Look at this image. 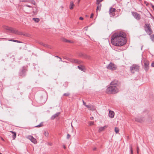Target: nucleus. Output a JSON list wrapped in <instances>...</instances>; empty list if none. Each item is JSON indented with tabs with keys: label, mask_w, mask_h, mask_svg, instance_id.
<instances>
[{
	"label": "nucleus",
	"mask_w": 154,
	"mask_h": 154,
	"mask_svg": "<svg viewBox=\"0 0 154 154\" xmlns=\"http://www.w3.org/2000/svg\"><path fill=\"white\" fill-rule=\"evenodd\" d=\"M125 38V34L123 32L115 33L111 36V42L114 45L121 46L126 43Z\"/></svg>",
	"instance_id": "f257e3e1"
},
{
	"label": "nucleus",
	"mask_w": 154,
	"mask_h": 154,
	"mask_svg": "<svg viewBox=\"0 0 154 154\" xmlns=\"http://www.w3.org/2000/svg\"><path fill=\"white\" fill-rule=\"evenodd\" d=\"M119 91V90L117 87L111 85L108 87L106 90V93L107 94H115Z\"/></svg>",
	"instance_id": "f03ea898"
},
{
	"label": "nucleus",
	"mask_w": 154,
	"mask_h": 154,
	"mask_svg": "<svg viewBox=\"0 0 154 154\" xmlns=\"http://www.w3.org/2000/svg\"><path fill=\"white\" fill-rule=\"evenodd\" d=\"M144 29L145 32L148 35H150L152 34L153 31L150 24L145 23L144 26Z\"/></svg>",
	"instance_id": "7ed1b4c3"
},
{
	"label": "nucleus",
	"mask_w": 154,
	"mask_h": 154,
	"mask_svg": "<svg viewBox=\"0 0 154 154\" xmlns=\"http://www.w3.org/2000/svg\"><path fill=\"white\" fill-rule=\"evenodd\" d=\"M130 68L131 73H134L135 72H137L139 71L140 67L137 65L134 64L130 67Z\"/></svg>",
	"instance_id": "20e7f679"
},
{
	"label": "nucleus",
	"mask_w": 154,
	"mask_h": 154,
	"mask_svg": "<svg viewBox=\"0 0 154 154\" xmlns=\"http://www.w3.org/2000/svg\"><path fill=\"white\" fill-rule=\"evenodd\" d=\"M27 71L26 68L23 67L20 70L19 75L22 77H24L26 75V73Z\"/></svg>",
	"instance_id": "39448f33"
},
{
	"label": "nucleus",
	"mask_w": 154,
	"mask_h": 154,
	"mask_svg": "<svg viewBox=\"0 0 154 154\" xmlns=\"http://www.w3.org/2000/svg\"><path fill=\"white\" fill-rule=\"evenodd\" d=\"M3 28L4 29L10 31V32L16 34L17 33V30L14 29V28L9 27L6 26H3Z\"/></svg>",
	"instance_id": "423d86ee"
},
{
	"label": "nucleus",
	"mask_w": 154,
	"mask_h": 154,
	"mask_svg": "<svg viewBox=\"0 0 154 154\" xmlns=\"http://www.w3.org/2000/svg\"><path fill=\"white\" fill-rule=\"evenodd\" d=\"M106 68L109 69L111 70H114L116 69L117 67L116 65L114 63H110L106 66Z\"/></svg>",
	"instance_id": "0eeeda50"
},
{
	"label": "nucleus",
	"mask_w": 154,
	"mask_h": 154,
	"mask_svg": "<svg viewBox=\"0 0 154 154\" xmlns=\"http://www.w3.org/2000/svg\"><path fill=\"white\" fill-rule=\"evenodd\" d=\"M131 13L132 15L136 20H140V15L137 12L133 11L131 12Z\"/></svg>",
	"instance_id": "6e6552de"
},
{
	"label": "nucleus",
	"mask_w": 154,
	"mask_h": 154,
	"mask_svg": "<svg viewBox=\"0 0 154 154\" xmlns=\"http://www.w3.org/2000/svg\"><path fill=\"white\" fill-rule=\"evenodd\" d=\"M149 62L147 60H145L144 61V67L145 70L146 72L149 69Z\"/></svg>",
	"instance_id": "1a4fd4ad"
},
{
	"label": "nucleus",
	"mask_w": 154,
	"mask_h": 154,
	"mask_svg": "<svg viewBox=\"0 0 154 154\" xmlns=\"http://www.w3.org/2000/svg\"><path fill=\"white\" fill-rule=\"evenodd\" d=\"M116 9L115 8H113L112 7L110 8L109 12V14L111 15V17L112 16L114 17L115 15V12H116Z\"/></svg>",
	"instance_id": "9d476101"
},
{
	"label": "nucleus",
	"mask_w": 154,
	"mask_h": 154,
	"mask_svg": "<svg viewBox=\"0 0 154 154\" xmlns=\"http://www.w3.org/2000/svg\"><path fill=\"white\" fill-rule=\"evenodd\" d=\"M114 112L113 111L109 110V116L111 118H113L114 116Z\"/></svg>",
	"instance_id": "9b49d317"
},
{
	"label": "nucleus",
	"mask_w": 154,
	"mask_h": 154,
	"mask_svg": "<svg viewBox=\"0 0 154 154\" xmlns=\"http://www.w3.org/2000/svg\"><path fill=\"white\" fill-rule=\"evenodd\" d=\"M118 82L116 80H114L112 81L110 83L111 85H113L116 86L118 85Z\"/></svg>",
	"instance_id": "f8f14e48"
},
{
	"label": "nucleus",
	"mask_w": 154,
	"mask_h": 154,
	"mask_svg": "<svg viewBox=\"0 0 154 154\" xmlns=\"http://www.w3.org/2000/svg\"><path fill=\"white\" fill-rule=\"evenodd\" d=\"M107 127V126L106 125L103 127H100L99 128L98 132H100L104 131L106 128Z\"/></svg>",
	"instance_id": "ddd939ff"
},
{
	"label": "nucleus",
	"mask_w": 154,
	"mask_h": 154,
	"mask_svg": "<svg viewBox=\"0 0 154 154\" xmlns=\"http://www.w3.org/2000/svg\"><path fill=\"white\" fill-rule=\"evenodd\" d=\"M71 62L72 63H75L78 64H80L82 62V61L76 59H73L71 61Z\"/></svg>",
	"instance_id": "4468645a"
},
{
	"label": "nucleus",
	"mask_w": 154,
	"mask_h": 154,
	"mask_svg": "<svg viewBox=\"0 0 154 154\" xmlns=\"http://www.w3.org/2000/svg\"><path fill=\"white\" fill-rule=\"evenodd\" d=\"M60 113V112L56 113L51 116V119L52 120L54 119L55 118L58 117Z\"/></svg>",
	"instance_id": "2eb2a0df"
},
{
	"label": "nucleus",
	"mask_w": 154,
	"mask_h": 154,
	"mask_svg": "<svg viewBox=\"0 0 154 154\" xmlns=\"http://www.w3.org/2000/svg\"><path fill=\"white\" fill-rule=\"evenodd\" d=\"M86 107L90 110H94L95 109L94 107L92 105H88L86 106Z\"/></svg>",
	"instance_id": "dca6fc26"
},
{
	"label": "nucleus",
	"mask_w": 154,
	"mask_h": 154,
	"mask_svg": "<svg viewBox=\"0 0 154 154\" xmlns=\"http://www.w3.org/2000/svg\"><path fill=\"white\" fill-rule=\"evenodd\" d=\"M33 13V14L35 15L37 14L38 10L36 8L34 7L32 8Z\"/></svg>",
	"instance_id": "f3484780"
},
{
	"label": "nucleus",
	"mask_w": 154,
	"mask_h": 154,
	"mask_svg": "<svg viewBox=\"0 0 154 154\" xmlns=\"http://www.w3.org/2000/svg\"><path fill=\"white\" fill-rule=\"evenodd\" d=\"M78 68L81 71H83V72L85 71V69L83 66L80 65L79 66H78Z\"/></svg>",
	"instance_id": "a211bd4d"
},
{
	"label": "nucleus",
	"mask_w": 154,
	"mask_h": 154,
	"mask_svg": "<svg viewBox=\"0 0 154 154\" xmlns=\"http://www.w3.org/2000/svg\"><path fill=\"white\" fill-rule=\"evenodd\" d=\"M74 6L73 2L72 1L70 2V4L69 5V9L71 10L73 9Z\"/></svg>",
	"instance_id": "6ab92c4d"
},
{
	"label": "nucleus",
	"mask_w": 154,
	"mask_h": 154,
	"mask_svg": "<svg viewBox=\"0 0 154 154\" xmlns=\"http://www.w3.org/2000/svg\"><path fill=\"white\" fill-rule=\"evenodd\" d=\"M135 121L139 122H142L143 121V119L140 118H136L135 119Z\"/></svg>",
	"instance_id": "aec40b11"
},
{
	"label": "nucleus",
	"mask_w": 154,
	"mask_h": 154,
	"mask_svg": "<svg viewBox=\"0 0 154 154\" xmlns=\"http://www.w3.org/2000/svg\"><path fill=\"white\" fill-rule=\"evenodd\" d=\"M13 134L12 138L13 140L15 139L16 137V133L15 132H14L12 131H10Z\"/></svg>",
	"instance_id": "412c9836"
},
{
	"label": "nucleus",
	"mask_w": 154,
	"mask_h": 154,
	"mask_svg": "<svg viewBox=\"0 0 154 154\" xmlns=\"http://www.w3.org/2000/svg\"><path fill=\"white\" fill-rule=\"evenodd\" d=\"M32 20L34 21L35 23H38L40 21L39 19L37 18H33Z\"/></svg>",
	"instance_id": "4be33fe9"
},
{
	"label": "nucleus",
	"mask_w": 154,
	"mask_h": 154,
	"mask_svg": "<svg viewBox=\"0 0 154 154\" xmlns=\"http://www.w3.org/2000/svg\"><path fill=\"white\" fill-rule=\"evenodd\" d=\"M150 37V39H151L152 41L154 42V34H151L150 35H149Z\"/></svg>",
	"instance_id": "5701e85b"
},
{
	"label": "nucleus",
	"mask_w": 154,
	"mask_h": 154,
	"mask_svg": "<svg viewBox=\"0 0 154 154\" xmlns=\"http://www.w3.org/2000/svg\"><path fill=\"white\" fill-rule=\"evenodd\" d=\"M44 134L45 136L47 137H48L49 136V134L47 131H44Z\"/></svg>",
	"instance_id": "b1692460"
},
{
	"label": "nucleus",
	"mask_w": 154,
	"mask_h": 154,
	"mask_svg": "<svg viewBox=\"0 0 154 154\" xmlns=\"http://www.w3.org/2000/svg\"><path fill=\"white\" fill-rule=\"evenodd\" d=\"M63 41L64 42H68V43H73V42L72 41L68 40L66 39H64Z\"/></svg>",
	"instance_id": "393cba45"
},
{
	"label": "nucleus",
	"mask_w": 154,
	"mask_h": 154,
	"mask_svg": "<svg viewBox=\"0 0 154 154\" xmlns=\"http://www.w3.org/2000/svg\"><path fill=\"white\" fill-rule=\"evenodd\" d=\"M40 44L41 45H43V46L48 47V48H49V46L47 44H45L42 42H41L40 43Z\"/></svg>",
	"instance_id": "a878e982"
},
{
	"label": "nucleus",
	"mask_w": 154,
	"mask_h": 154,
	"mask_svg": "<svg viewBox=\"0 0 154 154\" xmlns=\"http://www.w3.org/2000/svg\"><path fill=\"white\" fill-rule=\"evenodd\" d=\"M101 4H100V5L99 6H98L97 7V9H96V12H97V11L98 10H99V11H100V10H101Z\"/></svg>",
	"instance_id": "bb28decb"
},
{
	"label": "nucleus",
	"mask_w": 154,
	"mask_h": 154,
	"mask_svg": "<svg viewBox=\"0 0 154 154\" xmlns=\"http://www.w3.org/2000/svg\"><path fill=\"white\" fill-rule=\"evenodd\" d=\"M16 34L19 35H25V34H23L22 32H19L18 31V30H17V33H16Z\"/></svg>",
	"instance_id": "cd10ccee"
},
{
	"label": "nucleus",
	"mask_w": 154,
	"mask_h": 154,
	"mask_svg": "<svg viewBox=\"0 0 154 154\" xmlns=\"http://www.w3.org/2000/svg\"><path fill=\"white\" fill-rule=\"evenodd\" d=\"M31 141L34 143H37L36 139L34 137L33 138H32V140Z\"/></svg>",
	"instance_id": "c85d7f7f"
},
{
	"label": "nucleus",
	"mask_w": 154,
	"mask_h": 154,
	"mask_svg": "<svg viewBox=\"0 0 154 154\" xmlns=\"http://www.w3.org/2000/svg\"><path fill=\"white\" fill-rule=\"evenodd\" d=\"M130 154H133L132 147L131 145L130 146Z\"/></svg>",
	"instance_id": "c756f323"
},
{
	"label": "nucleus",
	"mask_w": 154,
	"mask_h": 154,
	"mask_svg": "<svg viewBox=\"0 0 154 154\" xmlns=\"http://www.w3.org/2000/svg\"><path fill=\"white\" fill-rule=\"evenodd\" d=\"M119 131V129L117 127H115V131L116 134L118 133Z\"/></svg>",
	"instance_id": "7c9ffc66"
},
{
	"label": "nucleus",
	"mask_w": 154,
	"mask_h": 154,
	"mask_svg": "<svg viewBox=\"0 0 154 154\" xmlns=\"http://www.w3.org/2000/svg\"><path fill=\"white\" fill-rule=\"evenodd\" d=\"M85 55V54L82 53H80L79 54V56L81 57H83L84 58Z\"/></svg>",
	"instance_id": "2f4dec72"
},
{
	"label": "nucleus",
	"mask_w": 154,
	"mask_h": 154,
	"mask_svg": "<svg viewBox=\"0 0 154 154\" xmlns=\"http://www.w3.org/2000/svg\"><path fill=\"white\" fill-rule=\"evenodd\" d=\"M9 41H12V42H18V43H20V41H19L17 40H16L11 39V40H9Z\"/></svg>",
	"instance_id": "473e14b6"
},
{
	"label": "nucleus",
	"mask_w": 154,
	"mask_h": 154,
	"mask_svg": "<svg viewBox=\"0 0 154 154\" xmlns=\"http://www.w3.org/2000/svg\"><path fill=\"white\" fill-rule=\"evenodd\" d=\"M103 0H96L97 2L96 4L99 5L100 2H102Z\"/></svg>",
	"instance_id": "72a5a7b5"
},
{
	"label": "nucleus",
	"mask_w": 154,
	"mask_h": 154,
	"mask_svg": "<svg viewBox=\"0 0 154 154\" xmlns=\"http://www.w3.org/2000/svg\"><path fill=\"white\" fill-rule=\"evenodd\" d=\"M90 56L85 54V55H84V58L88 59H89L90 58Z\"/></svg>",
	"instance_id": "f704fd0d"
},
{
	"label": "nucleus",
	"mask_w": 154,
	"mask_h": 154,
	"mask_svg": "<svg viewBox=\"0 0 154 154\" xmlns=\"http://www.w3.org/2000/svg\"><path fill=\"white\" fill-rule=\"evenodd\" d=\"M70 94L69 93H65L63 94V95L65 96H68Z\"/></svg>",
	"instance_id": "c9c22d12"
},
{
	"label": "nucleus",
	"mask_w": 154,
	"mask_h": 154,
	"mask_svg": "<svg viewBox=\"0 0 154 154\" xmlns=\"http://www.w3.org/2000/svg\"><path fill=\"white\" fill-rule=\"evenodd\" d=\"M88 124H89V125L90 126H91V125H94V122H92V121L89 122H88Z\"/></svg>",
	"instance_id": "e433bc0d"
},
{
	"label": "nucleus",
	"mask_w": 154,
	"mask_h": 154,
	"mask_svg": "<svg viewBox=\"0 0 154 154\" xmlns=\"http://www.w3.org/2000/svg\"><path fill=\"white\" fill-rule=\"evenodd\" d=\"M70 135L69 134H68L67 135V136H66V138L67 139H69L70 138Z\"/></svg>",
	"instance_id": "4c0bfd02"
},
{
	"label": "nucleus",
	"mask_w": 154,
	"mask_h": 154,
	"mask_svg": "<svg viewBox=\"0 0 154 154\" xmlns=\"http://www.w3.org/2000/svg\"><path fill=\"white\" fill-rule=\"evenodd\" d=\"M42 125L41 123V124H39V125H37V126H36L35 127H42Z\"/></svg>",
	"instance_id": "58836bf2"
},
{
	"label": "nucleus",
	"mask_w": 154,
	"mask_h": 154,
	"mask_svg": "<svg viewBox=\"0 0 154 154\" xmlns=\"http://www.w3.org/2000/svg\"><path fill=\"white\" fill-rule=\"evenodd\" d=\"M139 147H137V154H139Z\"/></svg>",
	"instance_id": "ea45409f"
},
{
	"label": "nucleus",
	"mask_w": 154,
	"mask_h": 154,
	"mask_svg": "<svg viewBox=\"0 0 154 154\" xmlns=\"http://www.w3.org/2000/svg\"><path fill=\"white\" fill-rule=\"evenodd\" d=\"M29 140L31 141L32 140V138H33V137L32 136H29Z\"/></svg>",
	"instance_id": "a19ab883"
},
{
	"label": "nucleus",
	"mask_w": 154,
	"mask_h": 154,
	"mask_svg": "<svg viewBox=\"0 0 154 154\" xmlns=\"http://www.w3.org/2000/svg\"><path fill=\"white\" fill-rule=\"evenodd\" d=\"M82 101H83V104L86 106H87V105H86V104L85 102L83 100H82Z\"/></svg>",
	"instance_id": "79ce46f5"
},
{
	"label": "nucleus",
	"mask_w": 154,
	"mask_h": 154,
	"mask_svg": "<svg viewBox=\"0 0 154 154\" xmlns=\"http://www.w3.org/2000/svg\"><path fill=\"white\" fill-rule=\"evenodd\" d=\"M94 14L93 13H92L91 14L90 18H92Z\"/></svg>",
	"instance_id": "37998d69"
},
{
	"label": "nucleus",
	"mask_w": 154,
	"mask_h": 154,
	"mask_svg": "<svg viewBox=\"0 0 154 154\" xmlns=\"http://www.w3.org/2000/svg\"><path fill=\"white\" fill-rule=\"evenodd\" d=\"M48 145L51 146H52V143H48Z\"/></svg>",
	"instance_id": "c03bdc74"
},
{
	"label": "nucleus",
	"mask_w": 154,
	"mask_h": 154,
	"mask_svg": "<svg viewBox=\"0 0 154 154\" xmlns=\"http://www.w3.org/2000/svg\"><path fill=\"white\" fill-rule=\"evenodd\" d=\"M151 66L152 67H154V62H153L152 63Z\"/></svg>",
	"instance_id": "a18cd8bd"
},
{
	"label": "nucleus",
	"mask_w": 154,
	"mask_h": 154,
	"mask_svg": "<svg viewBox=\"0 0 154 154\" xmlns=\"http://www.w3.org/2000/svg\"><path fill=\"white\" fill-rule=\"evenodd\" d=\"M79 19L80 20H83V18L82 17H80L79 18Z\"/></svg>",
	"instance_id": "49530a36"
},
{
	"label": "nucleus",
	"mask_w": 154,
	"mask_h": 154,
	"mask_svg": "<svg viewBox=\"0 0 154 154\" xmlns=\"http://www.w3.org/2000/svg\"><path fill=\"white\" fill-rule=\"evenodd\" d=\"M59 59H60V60H59V61H60L63 62H64V61H63L62 60V59H61V57H60V58H59Z\"/></svg>",
	"instance_id": "de8ad7c7"
},
{
	"label": "nucleus",
	"mask_w": 154,
	"mask_h": 154,
	"mask_svg": "<svg viewBox=\"0 0 154 154\" xmlns=\"http://www.w3.org/2000/svg\"><path fill=\"white\" fill-rule=\"evenodd\" d=\"M90 119L91 120H93L94 119V117H91L90 118Z\"/></svg>",
	"instance_id": "09e8293b"
},
{
	"label": "nucleus",
	"mask_w": 154,
	"mask_h": 154,
	"mask_svg": "<svg viewBox=\"0 0 154 154\" xmlns=\"http://www.w3.org/2000/svg\"><path fill=\"white\" fill-rule=\"evenodd\" d=\"M152 8L153 9L154 11V5H152Z\"/></svg>",
	"instance_id": "8fccbe9b"
},
{
	"label": "nucleus",
	"mask_w": 154,
	"mask_h": 154,
	"mask_svg": "<svg viewBox=\"0 0 154 154\" xmlns=\"http://www.w3.org/2000/svg\"><path fill=\"white\" fill-rule=\"evenodd\" d=\"M26 6L27 7H29V8L31 7V6L30 5H26Z\"/></svg>",
	"instance_id": "3c124183"
},
{
	"label": "nucleus",
	"mask_w": 154,
	"mask_h": 154,
	"mask_svg": "<svg viewBox=\"0 0 154 154\" xmlns=\"http://www.w3.org/2000/svg\"><path fill=\"white\" fill-rule=\"evenodd\" d=\"M26 0H20L21 2H23L26 1Z\"/></svg>",
	"instance_id": "603ef678"
},
{
	"label": "nucleus",
	"mask_w": 154,
	"mask_h": 154,
	"mask_svg": "<svg viewBox=\"0 0 154 154\" xmlns=\"http://www.w3.org/2000/svg\"><path fill=\"white\" fill-rule=\"evenodd\" d=\"M65 83L66 84V87L67 86V84H68V83L67 82H66Z\"/></svg>",
	"instance_id": "864d4df0"
},
{
	"label": "nucleus",
	"mask_w": 154,
	"mask_h": 154,
	"mask_svg": "<svg viewBox=\"0 0 154 154\" xmlns=\"http://www.w3.org/2000/svg\"><path fill=\"white\" fill-rule=\"evenodd\" d=\"M55 57L57 58H59L60 57H59L58 56H55Z\"/></svg>",
	"instance_id": "5fc2aeb1"
},
{
	"label": "nucleus",
	"mask_w": 154,
	"mask_h": 154,
	"mask_svg": "<svg viewBox=\"0 0 154 154\" xmlns=\"http://www.w3.org/2000/svg\"><path fill=\"white\" fill-rule=\"evenodd\" d=\"M63 148H64V149H66V146H63Z\"/></svg>",
	"instance_id": "6e6d98bb"
},
{
	"label": "nucleus",
	"mask_w": 154,
	"mask_h": 154,
	"mask_svg": "<svg viewBox=\"0 0 154 154\" xmlns=\"http://www.w3.org/2000/svg\"><path fill=\"white\" fill-rule=\"evenodd\" d=\"M96 148H94V149H93V150H96Z\"/></svg>",
	"instance_id": "4d7b16f0"
},
{
	"label": "nucleus",
	"mask_w": 154,
	"mask_h": 154,
	"mask_svg": "<svg viewBox=\"0 0 154 154\" xmlns=\"http://www.w3.org/2000/svg\"><path fill=\"white\" fill-rule=\"evenodd\" d=\"M80 0H78V4L79 3V2H80Z\"/></svg>",
	"instance_id": "13d9d810"
},
{
	"label": "nucleus",
	"mask_w": 154,
	"mask_h": 154,
	"mask_svg": "<svg viewBox=\"0 0 154 154\" xmlns=\"http://www.w3.org/2000/svg\"><path fill=\"white\" fill-rule=\"evenodd\" d=\"M71 127H72V128H73V126L72 125V124H71Z\"/></svg>",
	"instance_id": "bf43d9fd"
},
{
	"label": "nucleus",
	"mask_w": 154,
	"mask_h": 154,
	"mask_svg": "<svg viewBox=\"0 0 154 154\" xmlns=\"http://www.w3.org/2000/svg\"><path fill=\"white\" fill-rule=\"evenodd\" d=\"M86 17H88V16L86 15Z\"/></svg>",
	"instance_id": "052dcab7"
}]
</instances>
